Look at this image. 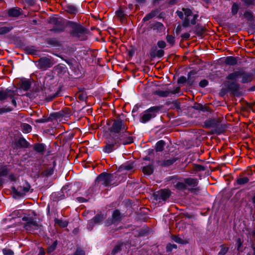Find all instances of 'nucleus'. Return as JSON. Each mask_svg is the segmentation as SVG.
I'll list each match as a JSON object with an SVG mask.
<instances>
[{
    "label": "nucleus",
    "instance_id": "obj_1",
    "mask_svg": "<svg viewBox=\"0 0 255 255\" xmlns=\"http://www.w3.org/2000/svg\"><path fill=\"white\" fill-rule=\"evenodd\" d=\"M22 220L25 222L24 229L28 232H33L40 228L35 217L29 215L25 216L22 218Z\"/></svg>",
    "mask_w": 255,
    "mask_h": 255
},
{
    "label": "nucleus",
    "instance_id": "obj_2",
    "mask_svg": "<svg viewBox=\"0 0 255 255\" xmlns=\"http://www.w3.org/2000/svg\"><path fill=\"white\" fill-rule=\"evenodd\" d=\"M160 109L159 107L153 106L145 110L142 115L140 122L142 123H147L156 116V113Z\"/></svg>",
    "mask_w": 255,
    "mask_h": 255
},
{
    "label": "nucleus",
    "instance_id": "obj_3",
    "mask_svg": "<svg viewBox=\"0 0 255 255\" xmlns=\"http://www.w3.org/2000/svg\"><path fill=\"white\" fill-rule=\"evenodd\" d=\"M118 138L115 136L109 137L107 140L106 145L103 147L104 152L109 153L116 149L120 145V140H118Z\"/></svg>",
    "mask_w": 255,
    "mask_h": 255
},
{
    "label": "nucleus",
    "instance_id": "obj_4",
    "mask_svg": "<svg viewBox=\"0 0 255 255\" xmlns=\"http://www.w3.org/2000/svg\"><path fill=\"white\" fill-rule=\"evenodd\" d=\"M16 93L13 90L6 89L5 90H0V101L2 102L7 98L11 99L12 104L14 107H16Z\"/></svg>",
    "mask_w": 255,
    "mask_h": 255
},
{
    "label": "nucleus",
    "instance_id": "obj_5",
    "mask_svg": "<svg viewBox=\"0 0 255 255\" xmlns=\"http://www.w3.org/2000/svg\"><path fill=\"white\" fill-rule=\"evenodd\" d=\"M116 177V176L113 174L103 173L97 178L96 182L105 186L114 185L115 184L113 183L112 181Z\"/></svg>",
    "mask_w": 255,
    "mask_h": 255
},
{
    "label": "nucleus",
    "instance_id": "obj_6",
    "mask_svg": "<svg viewBox=\"0 0 255 255\" xmlns=\"http://www.w3.org/2000/svg\"><path fill=\"white\" fill-rule=\"evenodd\" d=\"M128 127L122 120L115 121L111 127V131L112 132L121 134L122 132L127 130Z\"/></svg>",
    "mask_w": 255,
    "mask_h": 255
},
{
    "label": "nucleus",
    "instance_id": "obj_7",
    "mask_svg": "<svg viewBox=\"0 0 255 255\" xmlns=\"http://www.w3.org/2000/svg\"><path fill=\"white\" fill-rule=\"evenodd\" d=\"M116 138H118V140H120V144H129L133 142V139L130 136V134L127 130L122 132L121 134L115 136Z\"/></svg>",
    "mask_w": 255,
    "mask_h": 255
},
{
    "label": "nucleus",
    "instance_id": "obj_8",
    "mask_svg": "<svg viewBox=\"0 0 255 255\" xmlns=\"http://www.w3.org/2000/svg\"><path fill=\"white\" fill-rule=\"evenodd\" d=\"M53 65V62L50 59L43 57L39 59L38 61V67L40 69L46 70Z\"/></svg>",
    "mask_w": 255,
    "mask_h": 255
},
{
    "label": "nucleus",
    "instance_id": "obj_9",
    "mask_svg": "<svg viewBox=\"0 0 255 255\" xmlns=\"http://www.w3.org/2000/svg\"><path fill=\"white\" fill-rule=\"evenodd\" d=\"M30 188V185L27 183L25 182L24 184H23L22 186L18 187L16 190L14 189V190H15V192L17 193L18 196H21L24 195L27 192H28Z\"/></svg>",
    "mask_w": 255,
    "mask_h": 255
},
{
    "label": "nucleus",
    "instance_id": "obj_10",
    "mask_svg": "<svg viewBox=\"0 0 255 255\" xmlns=\"http://www.w3.org/2000/svg\"><path fill=\"white\" fill-rule=\"evenodd\" d=\"M84 34V29L82 27L79 26H76L72 32V35L74 37L80 38L81 39H83L82 37Z\"/></svg>",
    "mask_w": 255,
    "mask_h": 255
},
{
    "label": "nucleus",
    "instance_id": "obj_11",
    "mask_svg": "<svg viewBox=\"0 0 255 255\" xmlns=\"http://www.w3.org/2000/svg\"><path fill=\"white\" fill-rule=\"evenodd\" d=\"M241 77L242 78L241 82L243 83H246L251 82L253 79L252 74L247 73L243 71H241Z\"/></svg>",
    "mask_w": 255,
    "mask_h": 255
},
{
    "label": "nucleus",
    "instance_id": "obj_12",
    "mask_svg": "<svg viewBox=\"0 0 255 255\" xmlns=\"http://www.w3.org/2000/svg\"><path fill=\"white\" fill-rule=\"evenodd\" d=\"M241 71H235L228 75L227 78L228 80L235 81L241 77Z\"/></svg>",
    "mask_w": 255,
    "mask_h": 255
},
{
    "label": "nucleus",
    "instance_id": "obj_13",
    "mask_svg": "<svg viewBox=\"0 0 255 255\" xmlns=\"http://www.w3.org/2000/svg\"><path fill=\"white\" fill-rule=\"evenodd\" d=\"M154 94L161 97H166L170 95V90H157L154 92Z\"/></svg>",
    "mask_w": 255,
    "mask_h": 255
},
{
    "label": "nucleus",
    "instance_id": "obj_14",
    "mask_svg": "<svg viewBox=\"0 0 255 255\" xmlns=\"http://www.w3.org/2000/svg\"><path fill=\"white\" fill-rule=\"evenodd\" d=\"M183 11L185 15V22L187 24H189L190 23V16H192V11L190 9L187 8H183Z\"/></svg>",
    "mask_w": 255,
    "mask_h": 255
},
{
    "label": "nucleus",
    "instance_id": "obj_15",
    "mask_svg": "<svg viewBox=\"0 0 255 255\" xmlns=\"http://www.w3.org/2000/svg\"><path fill=\"white\" fill-rule=\"evenodd\" d=\"M185 183L190 187H195L197 185V180L193 178H187L185 179Z\"/></svg>",
    "mask_w": 255,
    "mask_h": 255
},
{
    "label": "nucleus",
    "instance_id": "obj_16",
    "mask_svg": "<svg viewBox=\"0 0 255 255\" xmlns=\"http://www.w3.org/2000/svg\"><path fill=\"white\" fill-rule=\"evenodd\" d=\"M159 195L163 200H165L170 196V191L167 189L161 190L159 191Z\"/></svg>",
    "mask_w": 255,
    "mask_h": 255
},
{
    "label": "nucleus",
    "instance_id": "obj_17",
    "mask_svg": "<svg viewBox=\"0 0 255 255\" xmlns=\"http://www.w3.org/2000/svg\"><path fill=\"white\" fill-rule=\"evenodd\" d=\"M8 14L11 16H18L20 14V8H11L8 10Z\"/></svg>",
    "mask_w": 255,
    "mask_h": 255
},
{
    "label": "nucleus",
    "instance_id": "obj_18",
    "mask_svg": "<svg viewBox=\"0 0 255 255\" xmlns=\"http://www.w3.org/2000/svg\"><path fill=\"white\" fill-rule=\"evenodd\" d=\"M22 131L24 133H29L31 131V127L27 124H23L21 125Z\"/></svg>",
    "mask_w": 255,
    "mask_h": 255
},
{
    "label": "nucleus",
    "instance_id": "obj_19",
    "mask_svg": "<svg viewBox=\"0 0 255 255\" xmlns=\"http://www.w3.org/2000/svg\"><path fill=\"white\" fill-rule=\"evenodd\" d=\"M164 142L162 140L158 141L156 144V150L157 151H161L163 149Z\"/></svg>",
    "mask_w": 255,
    "mask_h": 255
},
{
    "label": "nucleus",
    "instance_id": "obj_20",
    "mask_svg": "<svg viewBox=\"0 0 255 255\" xmlns=\"http://www.w3.org/2000/svg\"><path fill=\"white\" fill-rule=\"evenodd\" d=\"M121 218V214L119 211L116 210L113 213V222H116L119 221Z\"/></svg>",
    "mask_w": 255,
    "mask_h": 255
},
{
    "label": "nucleus",
    "instance_id": "obj_21",
    "mask_svg": "<svg viewBox=\"0 0 255 255\" xmlns=\"http://www.w3.org/2000/svg\"><path fill=\"white\" fill-rule=\"evenodd\" d=\"M143 173L147 175H150L153 172V168L151 166H146L143 168Z\"/></svg>",
    "mask_w": 255,
    "mask_h": 255
},
{
    "label": "nucleus",
    "instance_id": "obj_22",
    "mask_svg": "<svg viewBox=\"0 0 255 255\" xmlns=\"http://www.w3.org/2000/svg\"><path fill=\"white\" fill-rule=\"evenodd\" d=\"M117 16L120 18L122 21H124L125 18V13L122 9H119L116 12Z\"/></svg>",
    "mask_w": 255,
    "mask_h": 255
},
{
    "label": "nucleus",
    "instance_id": "obj_23",
    "mask_svg": "<svg viewBox=\"0 0 255 255\" xmlns=\"http://www.w3.org/2000/svg\"><path fill=\"white\" fill-rule=\"evenodd\" d=\"M226 63L229 65H234L236 64L237 61L235 58L230 56L226 58Z\"/></svg>",
    "mask_w": 255,
    "mask_h": 255
},
{
    "label": "nucleus",
    "instance_id": "obj_24",
    "mask_svg": "<svg viewBox=\"0 0 255 255\" xmlns=\"http://www.w3.org/2000/svg\"><path fill=\"white\" fill-rule=\"evenodd\" d=\"M34 149L39 152H42L45 149V146L43 144H36L34 145Z\"/></svg>",
    "mask_w": 255,
    "mask_h": 255
},
{
    "label": "nucleus",
    "instance_id": "obj_25",
    "mask_svg": "<svg viewBox=\"0 0 255 255\" xmlns=\"http://www.w3.org/2000/svg\"><path fill=\"white\" fill-rule=\"evenodd\" d=\"M12 108L9 107H5L0 108V115L9 112L12 110Z\"/></svg>",
    "mask_w": 255,
    "mask_h": 255
},
{
    "label": "nucleus",
    "instance_id": "obj_26",
    "mask_svg": "<svg viewBox=\"0 0 255 255\" xmlns=\"http://www.w3.org/2000/svg\"><path fill=\"white\" fill-rule=\"evenodd\" d=\"M239 8V5L236 3H234L232 7V13L233 15L236 14Z\"/></svg>",
    "mask_w": 255,
    "mask_h": 255
},
{
    "label": "nucleus",
    "instance_id": "obj_27",
    "mask_svg": "<svg viewBox=\"0 0 255 255\" xmlns=\"http://www.w3.org/2000/svg\"><path fill=\"white\" fill-rule=\"evenodd\" d=\"M56 223L58 224L61 227H66L68 225V223L66 221H63L61 220L56 219L55 220Z\"/></svg>",
    "mask_w": 255,
    "mask_h": 255
},
{
    "label": "nucleus",
    "instance_id": "obj_28",
    "mask_svg": "<svg viewBox=\"0 0 255 255\" xmlns=\"http://www.w3.org/2000/svg\"><path fill=\"white\" fill-rule=\"evenodd\" d=\"M102 218H103L101 215H98L96 216L93 219V220L91 221V222H90L89 223V226H91V224H92L93 222H94L95 224H97V223L100 222L102 221Z\"/></svg>",
    "mask_w": 255,
    "mask_h": 255
},
{
    "label": "nucleus",
    "instance_id": "obj_29",
    "mask_svg": "<svg viewBox=\"0 0 255 255\" xmlns=\"http://www.w3.org/2000/svg\"><path fill=\"white\" fill-rule=\"evenodd\" d=\"M249 182V179L247 177L240 178L237 180V183L238 184H244Z\"/></svg>",
    "mask_w": 255,
    "mask_h": 255
},
{
    "label": "nucleus",
    "instance_id": "obj_30",
    "mask_svg": "<svg viewBox=\"0 0 255 255\" xmlns=\"http://www.w3.org/2000/svg\"><path fill=\"white\" fill-rule=\"evenodd\" d=\"M57 246V241H54L52 245L49 247L48 249V253L49 254H51L52 252H53L55 249H56Z\"/></svg>",
    "mask_w": 255,
    "mask_h": 255
},
{
    "label": "nucleus",
    "instance_id": "obj_31",
    "mask_svg": "<svg viewBox=\"0 0 255 255\" xmlns=\"http://www.w3.org/2000/svg\"><path fill=\"white\" fill-rule=\"evenodd\" d=\"M166 40L170 44H173L175 42V38L172 35H167L166 36Z\"/></svg>",
    "mask_w": 255,
    "mask_h": 255
},
{
    "label": "nucleus",
    "instance_id": "obj_32",
    "mask_svg": "<svg viewBox=\"0 0 255 255\" xmlns=\"http://www.w3.org/2000/svg\"><path fill=\"white\" fill-rule=\"evenodd\" d=\"M21 88L25 91L30 88V84L28 81H24L22 83Z\"/></svg>",
    "mask_w": 255,
    "mask_h": 255
},
{
    "label": "nucleus",
    "instance_id": "obj_33",
    "mask_svg": "<svg viewBox=\"0 0 255 255\" xmlns=\"http://www.w3.org/2000/svg\"><path fill=\"white\" fill-rule=\"evenodd\" d=\"M10 28L7 27H2L0 28V34H3L7 33L10 30Z\"/></svg>",
    "mask_w": 255,
    "mask_h": 255
},
{
    "label": "nucleus",
    "instance_id": "obj_34",
    "mask_svg": "<svg viewBox=\"0 0 255 255\" xmlns=\"http://www.w3.org/2000/svg\"><path fill=\"white\" fill-rule=\"evenodd\" d=\"M53 168H54V165L52 167H50V168L46 170L44 172L45 175L47 176L52 175L54 171Z\"/></svg>",
    "mask_w": 255,
    "mask_h": 255
},
{
    "label": "nucleus",
    "instance_id": "obj_35",
    "mask_svg": "<svg viewBox=\"0 0 255 255\" xmlns=\"http://www.w3.org/2000/svg\"><path fill=\"white\" fill-rule=\"evenodd\" d=\"M172 239L174 242H175L177 243H178V244H183V241L182 240V239H181L178 236H173Z\"/></svg>",
    "mask_w": 255,
    "mask_h": 255
},
{
    "label": "nucleus",
    "instance_id": "obj_36",
    "mask_svg": "<svg viewBox=\"0 0 255 255\" xmlns=\"http://www.w3.org/2000/svg\"><path fill=\"white\" fill-rule=\"evenodd\" d=\"M18 142H19V144L21 146H23V147H26L27 145V144H28L27 141L23 138L19 139Z\"/></svg>",
    "mask_w": 255,
    "mask_h": 255
},
{
    "label": "nucleus",
    "instance_id": "obj_37",
    "mask_svg": "<svg viewBox=\"0 0 255 255\" xmlns=\"http://www.w3.org/2000/svg\"><path fill=\"white\" fill-rule=\"evenodd\" d=\"M154 14L153 13H150L146 15L143 18V20L145 21L149 20L154 16Z\"/></svg>",
    "mask_w": 255,
    "mask_h": 255
},
{
    "label": "nucleus",
    "instance_id": "obj_38",
    "mask_svg": "<svg viewBox=\"0 0 255 255\" xmlns=\"http://www.w3.org/2000/svg\"><path fill=\"white\" fill-rule=\"evenodd\" d=\"M2 252L4 255H13V252L9 249H3Z\"/></svg>",
    "mask_w": 255,
    "mask_h": 255
},
{
    "label": "nucleus",
    "instance_id": "obj_39",
    "mask_svg": "<svg viewBox=\"0 0 255 255\" xmlns=\"http://www.w3.org/2000/svg\"><path fill=\"white\" fill-rule=\"evenodd\" d=\"M166 43L163 40L158 41L157 42L158 46L160 48H163L166 46Z\"/></svg>",
    "mask_w": 255,
    "mask_h": 255
},
{
    "label": "nucleus",
    "instance_id": "obj_40",
    "mask_svg": "<svg viewBox=\"0 0 255 255\" xmlns=\"http://www.w3.org/2000/svg\"><path fill=\"white\" fill-rule=\"evenodd\" d=\"M180 88L179 87L174 88L173 90H170V95L171 94H175L179 93Z\"/></svg>",
    "mask_w": 255,
    "mask_h": 255
},
{
    "label": "nucleus",
    "instance_id": "obj_41",
    "mask_svg": "<svg viewBox=\"0 0 255 255\" xmlns=\"http://www.w3.org/2000/svg\"><path fill=\"white\" fill-rule=\"evenodd\" d=\"M164 52L163 50H158L156 52V56L159 58H160L163 56Z\"/></svg>",
    "mask_w": 255,
    "mask_h": 255
},
{
    "label": "nucleus",
    "instance_id": "obj_42",
    "mask_svg": "<svg viewBox=\"0 0 255 255\" xmlns=\"http://www.w3.org/2000/svg\"><path fill=\"white\" fill-rule=\"evenodd\" d=\"M208 85V82L206 80H203L199 83V86L201 87H205Z\"/></svg>",
    "mask_w": 255,
    "mask_h": 255
},
{
    "label": "nucleus",
    "instance_id": "obj_43",
    "mask_svg": "<svg viewBox=\"0 0 255 255\" xmlns=\"http://www.w3.org/2000/svg\"><path fill=\"white\" fill-rule=\"evenodd\" d=\"M176 248H177V246L176 245L168 244L167 246V250L168 251H171L173 248L176 249Z\"/></svg>",
    "mask_w": 255,
    "mask_h": 255
},
{
    "label": "nucleus",
    "instance_id": "obj_44",
    "mask_svg": "<svg viewBox=\"0 0 255 255\" xmlns=\"http://www.w3.org/2000/svg\"><path fill=\"white\" fill-rule=\"evenodd\" d=\"M228 251V249L224 248L222 249L221 251L219 253L218 255H224Z\"/></svg>",
    "mask_w": 255,
    "mask_h": 255
},
{
    "label": "nucleus",
    "instance_id": "obj_45",
    "mask_svg": "<svg viewBox=\"0 0 255 255\" xmlns=\"http://www.w3.org/2000/svg\"><path fill=\"white\" fill-rule=\"evenodd\" d=\"M74 255H85V253L83 251L78 249Z\"/></svg>",
    "mask_w": 255,
    "mask_h": 255
},
{
    "label": "nucleus",
    "instance_id": "obj_46",
    "mask_svg": "<svg viewBox=\"0 0 255 255\" xmlns=\"http://www.w3.org/2000/svg\"><path fill=\"white\" fill-rule=\"evenodd\" d=\"M239 86L236 83H233L231 85L230 88L231 89L237 90L238 89Z\"/></svg>",
    "mask_w": 255,
    "mask_h": 255
},
{
    "label": "nucleus",
    "instance_id": "obj_47",
    "mask_svg": "<svg viewBox=\"0 0 255 255\" xmlns=\"http://www.w3.org/2000/svg\"><path fill=\"white\" fill-rule=\"evenodd\" d=\"M237 244H238V250H239L240 248L242 246V242L240 239H238Z\"/></svg>",
    "mask_w": 255,
    "mask_h": 255
},
{
    "label": "nucleus",
    "instance_id": "obj_48",
    "mask_svg": "<svg viewBox=\"0 0 255 255\" xmlns=\"http://www.w3.org/2000/svg\"><path fill=\"white\" fill-rule=\"evenodd\" d=\"M120 250V247L118 246H116L114 249H113V253L114 254H116L119 252V251Z\"/></svg>",
    "mask_w": 255,
    "mask_h": 255
},
{
    "label": "nucleus",
    "instance_id": "obj_49",
    "mask_svg": "<svg viewBox=\"0 0 255 255\" xmlns=\"http://www.w3.org/2000/svg\"><path fill=\"white\" fill-rule=\"evenodd\" d=\"M177 15L180 17L181 18H184V14L182 11H177Z\"/></svg>",
    "mask_w": 255,
    "mask_h": 255
},
{
    "label": "nucleus",
    "instance_id": "obj_50",
    "mask_svg": "<svg viewBox=\"0 0 255 255\" xmlns=\"http://www.w3.org/2000/svg\"><path fill=\"white\" fill-rule=\"evenodd\" d=\"M184 186H185V185L183 183L179 182L177 184V187L178 188H184Z\"/></svg>",
    "mask_w": 255,
    "mask_h": 255
},
{
    "label": "nucleus",
    "instance_id": "obj_51",
    "mask_svg": "<svg viewBox=\"0 0 255 255\" xmlns=\"http://www.w3.org/2000/svg\"><path fill=\"white\" fill-rule=\"evenodd\" d=\"M45 252L42 248L39 249V252L38 255H44Z\"/></svg>",
    "mask_w": 255,
    "mask_h": 255
},
{
    "label": "nucleus",
    "instance_id": "obj_52",
    "mask_svg": "<svg viewBox=\"0 0 255 255\" xmlns=\"http://www.w3.org/2000/svg\"><path fill=\"white\" fill-rule=\"evenodd\" d=\"M77 200L79 202H84L86 201V200L84 198H82V197H78V198H77Z\"/></svg>",
    "mask_w": 255,
    "mask_h": 255
},
{
    "label": "nucleus",
    "instance_id": "obj_53",
    "mask_svg": "<svg viewBox=\"0 0 255 255\" xmlns=\"http://www.w3.org/2000/svg\"><path fill=\"white\" fill-rule=\"evenodd\" d=\"M189 34L188 33H184L182 35V37L185 38H188L189 37Z\"/></svg>",
    "mask_w": 255,
    "mask_h": 255
},
{
    "label": "nucleus",
    "instance_id": "obj_54",
    "mask_svg": "<svg viewBox=\"0 0 255 255\" xmlns=\"http://www.w3.org/2000/svg\"><path fill=\"white\" fill-rule=\"evenodd\" d=\"M6 172H2V173H0V176H1V175H2V176H3V175H6ZM1 183H2V181H1V180L0 179V184H1Z\"/></svg>",
    "mask_w": 255,
    "mask_h": 255
},
{
    "label": "nucleus",
    "instance_id": "obj_55",
    "mask_svg": "<svg viewBox=\"0 0 255 255\" xmlns=\"http://www.w3.org/2000/svg\"><path fill=\"white\" fill-rule=\"evenodd\" d=\"M210 121H208L206 122V125L208 127H211V125L210 124Z\"/></svg>",
    "mask_w": 255,
    "mask_h": 255
},
{
    "label": "nucleus",
    "instance_id": "obj_56",
    "mask_svg": "<svg viewBox=\"0 0 255 255\" xmlns=\"http://www.w3.org/2000/svg\"><path fill=\"white\" fill-rule=\"evenodd\" d=\"M190 23L192 24H194L195 23V17H194L193 19L191 20V22Z\"/></svg>",
    "mask_w": 255,
    "mask_h": 255
},
{
    "label": "nucleus",
    "instance_id": "obj_57",
    "mask_svg": "<svg viewBox=\"0 0 255 255\" xmlns=\"http://www.w3.org/2000/svg\"><path fill=\"white\" fill-rule=\"evenodd\" d=\"M252 201H253V203L255 205V195L253 197Z\"/></svg>",
    "mask_w": 255,
    "mask_h": 255
},
{
    "label": "nucleus",
    "instance_id": "obj_58",
    "mask_svg": "<svg viewBox=\"0 0 255 255\" xmlns=\"http://www.w3.org/2000/svg\"><path fill=\"white\" fill-rule=\"evenodd\" d=\"M139 2H142L144 0H136Z\"/></svg>",
    "mask_w": 255,
    "mask_h": 255
},
{
    "label": "nucleus",
    "instance_id": "obj_59",
    "mask_svg": "<svg viewBox=\"0 0 255 255\" xmlns=\"http://www.w3.org/2000/svg\"><path fill=\"white\" fill-rule=\"evenodd\" d=\"M247 3L249 4H251L252 3V0H250L249 2H247Z\"/></svg>",
    "mask_w": 255,
    "mask_h": 255
},
{
    "label": "nucleus",
    "instance_id": "obj_60",
    "mask_svg": "<svg viewBox=\"0 0 255 255\" xmlns=\"http://www.w3.org/2000/svg\"><path fill=\"white\" fill-rule=\"evenodd\" d=\"M130 167H128L126 168V169L127 170H129V169H130Z\"/></svg>",
    "mask_w": 255,
    "mask_h": 255
},
{
    "label": "nucleus",
    "instance_id": "obj_61",
    "mask_svg": "<svg viewBox=\"0 0 255 255\" xmlns=\"http://www.w3.org/2000/svg\"><path fill=\"white\" fill-rule=\"evenodd\" d=\"M75 11V8L73 7V10L71 11V12H74Z\"/></svg>",
    "mask_w": 255,
    "mask_h": 255
},
{
    "label": "nucleus",
    "instance_id": "obj_62",
    "mask_svg": "<svg viewBox=\"0 0 255 255\" xmlns=\"http://www.w3.org/2000/svg\"><path fill=\"white\" fill-rule=\"evenodd\" d=\"M249 14L250 13H248V12H246V13H245V15H246V14Z\"/></svg>",
    "mask_w": 255,
    "mask_h": 255
}]
</instances>
